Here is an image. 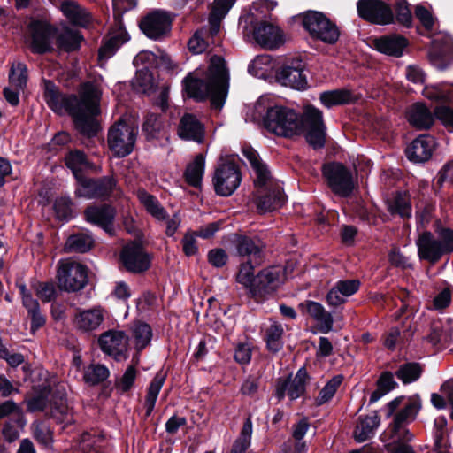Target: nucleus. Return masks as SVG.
Here are the masks:
<instances>
[{"mask_svg":"<svg viewBox=\"0 0 453 453\" xmlns=\"http://www.w3.org/2000/svg\"><path fill=\"white\" fill-rule=\"evenodd\" d=\"M44 98L49 107L55 112H68L73 119L75 127L87 135H96L98 131L96 116L100 114L102 91L94 82L82 84L79 98L74 95L59 93L50 81H44Z\"/></svg>","mask_w":453,"mask_h":453,"instance_id":"nucleus-1","label":"nucleus"},{"mask_svg":"<svg viewBox=\"0 0 453 453\" xmlns=\"http://www.w3.org/2000/svg\"><path fill=\"white\" fill-rule=\"evenodd\" d=\"M263 125L270 133L282 137L304 133L306 141L315 149L325 145L326 126L322 112L311 105L305 106L302 115L286 106H271L263 119Z\"/></svg>","mask_w":453,"mask_h":453,"instance_id":"nucleus-2","label":"nucleus"},{"mask_svg":"<svg viewBox=\"0 0 453 453\" xmlns=\"http://www.w3.org/2000/svg\"><path fill=\"white\" fill-rule=\"evenodd\" d=\"M228 80L225 60L221 57L213 56L204 77L202 78L200 70H196L183 80L184 91L188 97L196 101L210 97L211 106L220 110L227 96Z\"/></svg>","mask_w":453,"mask_h":453,"instance_id":"nucleus-3","label":"nucleus"},{"mask_svg":"<svg viewBox=\"0 0 453 453\" xmlns=\"http://www.w3.org/2000/svg\"><path fill=\"white\" fill-rule=\"evenodd\" d=\"M242 154L253 171L254 184L257 188L255 200L257 211L265 213L280 208L285 203V196L280 186L272 178L267 165L252 148H244Z\"/></svg>","mask_w":453,"mask_h":453,"instance_id":"nucleus-4","label":"nucleus"},{"mask_svg":"<svg viewBox=\"0 0 453 453\" xmlns=\"http://www.w3.org/2000/svg\"><path fill=\"white\" fill-rule=\"evenodd\" d=\"M138 127L124 119L112 125L108 131V147L114 156L124 157L134 150Z\"/></svg>","mask_w":453,"mask_h":453,"instance_id":"nucleus-5","label":"nucleus"},{"mask_svg":"<svg viewBox=\"0 0 453 453\" xmlns=\"http://www.w3.org/2000/svg\"><path fill=\"white\" fill-rule=\"evenodd\" d=\"M245 23H250V27H244V36L252 35L255 42L261 47L274 50L284 42L283 35L279 27L265 21L254 23L252 15L245 18Z\"/></svg>","mask_w":453,"mask_h":453,"instance_id":"nucleus-6","label":"nucleus"},{"mask_svg":"<svg viewBox=\"0 0 453 453\" xmlns=\"http://www.w3.org/2000/svg\"><path fill=\"white\" fill-rule=\"evenodd\" d=\"M58 286L67 292L82 289L88 283L87 267L73 260L61 261L58 268Z\"/></svg>","mask_w":453,"mask_h":453,"instance_id":"nucleus-7","label":"nucleus"},{"mask_svg":"<svg viewBox=\"0 0 453 453\" xmlns=\"http://www.w3.org/2000/svg\"><path fill=\"white\" fill-rule=\"evenodd\" d=\"M303 24L312 37L326 43L333 44L337 42L340 36L336 25L319 12H308L303 16Z\"/></svg>","mask_w":453,"mask_h":453,"instance_id":"nucleus-8","label":"nucleus"},{"mask_svg":"<svg viewBox=\"0 0 453 453\" xmlns=\"http://www.w3.org/2000/svg\"><path fill=\"white\" fill-rule=\"evenodd\" d=\"M323 174L332 191L342 197L349 196L355 183L351 172L340 163H330L323 166Z\"/></svg>","mask_w":453,"mask_h":453,"instance_id":"nucleus-9","label":"nucleus"},{"mask_svg":"<svg viewBox=\"0 0 453 453\" xmlns=\"http://www.w3.org/2000/svg\"><path fill=\"white\" fill-rule=\"evenodd\" d=\"M285 280V268L281 265L268 266L255 277L252 296L265 298L273 294Z\"/></svg>","mask_w":453,"mask_h":453,"instance_id":"nucleus-10","label":"nucleus"},{"mask_svg":"<svg viewBox=\"0 0 453 453\" xmlns=\"http://www.w3.org/2000/svg\"><path fill=\"white\" fill-rule=\"evenodd\" d=\"M242 176L239 168L234 163L226 162L220 164L215 170L213 185L218 195L228 196L239 187Z\"/></svg>","mask_w":453,"mask_h":453,"instance_id":"nucleus-11","label":"nucleus"},{"mask_svg":"<svg viewBox=\"0 0 453 453\" xmlns=\"http://www.w3.org/2000/svg\"><path fill=\"white\" fill-rule=\"evenodd\" d=\"M357 7L358 15L372 23L387 25L394 20L389 5L380 0H359Z\"/></svg>","mask_w":453,"mask_h":453,"instance_id":"nucleus-12","label":"nucleus"},{"mask_svg":"<svg viewBox=\"0 0 453 453\" xmlns=\"http://www.w3.org/2000/svg\"><path fill=\"white\" fill-rule=\"evenodd\" d=\"M121 261L126 269L132 273L146 271L150 265V258L142 246L136 242L127 244L121 252Z\"/></svg>","mask_w":453,"mask_h":453,"instance_id":"nucleus-13","label":"nucleus"},{"mask_svg":"<svg viewBox=\"0 0 453 453\" xmlns=\"http://www.w3.org/2000/svg\"><path fill=\"white\" fill-rule=\"evenodd\" d=\"M99 344L102 350L116 360L127 358L128 340L122 331H108L101 334Z\"/></svg>","mask_w":453,"mask_h":453,"instance_id":"nucleus-14","label":"nucleus"},{"mask_svg":"<svg viewBox=\"0 0 453 453\" xmlns=\"http://www.w3.org/2000/svg\"><path fill=\"white\" fill-rule=\"evenodd\" d=\"M28 29L29 46L32 51L42 54L51 50L54 30L50 26L40 21H33Z\"/></svg>","mask_w":453,"mask_h":453,"instance_id":"nucleus-15","label":"nucleus"},{"mask_svg":"<svg viewBox=\"0 0 453 453\" xmlns=\"http://www.w3.org/2000/svg\"><path fill=\"white\" fill-rule=\"evenodd\" d=\"M171 19L161 11H155L147 15L141 22L140 28L146 36L151 39H159L169 32Z\"/></svg>","mask_w":453,"mask_h":453,"instance_id":"nucleus-16","label":"nucleus"},{"mask_svg":"<svg viewBox=\"0 0 453 453\" xmlns=\"http://www.w3.org/2000/svg\"><path fill=\"white\" fill-rule=\"evenodd\" d=\"M276 77L281 85L294 89L301 90L307 87V77L301 61L292 62L282 66Z\"/></svg>","mask_w":453,"mask_h":453,"instance_id":"nucleus-17","label":"nucleus"},{"mask_svg":"<svg viewBox=\"0 0 453 453\" xmlns=\"http://www.w3.org/2000/svg\"><path fill=\"white\" fill-rule=\"evenodd\" d=\"M307 379L306 371L303 368L299 369L295 377L278 381L275 395L279 400H282L286 395L291 400L297 399L305 390Z\"/></svg>","mask_w":453,"mask_h":453,"instance_id":"nucleus-18","label":"nucleus"},{"mask_svg":"<svg viewBox=\"0 0 453 453\" xmlns=\"http://www.w3.org/2000/svg\"><path fill=\"white\" fill-rule=\"evenodd\" d=\"M434 148V138L429 134H421L407 147L406 156L414 163H423L432 157Z\"/></svg>","mask_w":453,"mask_h":453,"instance_id":"nucleus-19","label":"nucleus"},{"mask_svg":"<svg viewBox=\"0 0 453 453\" xmlns=\"http://www.w3.org/2000/svg\"><path fill=\"white\" fill-rule=\"evenodd\" d=\"M358 280H338L327 292L326 300L329 306L337 307L347 302V299L358 291Z\"/></svg>","mask_w":453,"mask_h":453,"instance_id":"nucleus-20","label":"nucleus"},{"mask_svg":"<svg viewBox=\"0 0 453 453\" xmlns=\"http://www.w3.org/2000/svg\"><path fill=\"white\" fill-rule=\"evenodd\" d=\"M178 135L182 140L201 143L204 139V126L191 113H185L178 126Z\"/></svg>","mask_w":453,"mask_h":453,"instance_id":"nucleus-21","label":"nucleus"},{"mask_svg":"<svg viewBox=\"0 0 453 453\" xmlns=\"http://www.w3.org/2000/svg\"><path fill=\"white\" fill-rule=\"evenodd\" d=\"M104 320V310L101 307H95L76 313L73 318V325L78 330L89 333L98 329Z\"/></svg>","mask_w":453,"mask_h":453,"instance_id":"nucleus-22","label":"nucleus"},{"mask_svg":"<svg viewBox=\"0 0 453 453\" xmlns=\"http://www.w3.org/2000/svg\"><path fill=\"white\" fill-rule=\"evenodd\" d=\"M418 256L431 263L437 262L444 254L440 242L430 232H425L417 240Z\"/></svg>","mask_w":453,"mask_h":453,"instance_id":"nucleus-23","label":"nucleus"},{"mask_svg":"<svg viewBox=\"0 0 453 453\" xmlns=\"http://www.w3.org/2000/svg\"><path fill=\"white\" fill-rule=\"evenodd\" d=\"M299 307L319 323L320 332L326 334L333 329V316L326 311L320 303L307 300L301 303Z\"/></svg>","mask_w":453,"mask_h":453,"instance_id":"nucleus-24","label":"nucleus"},{"mask_svg":"<svg viewBox=\"0 0 453 453\" xmlns=\"http://www.w3.org/2000/svg\"><path fill=\"white\" fill-rule=\"evenodd\" d=\"M234 242L240 256L250 257L256 264L262 261L264 244L258 238H250L246 235H236Z\"/></svg>","mask_w":453,"mask_h":453,"instance_id":"nucleus-25","label":"nucleus"},{"mask_svg":"<svg viewBox=\"0 0 453 453\" xmlns=\"http://www.w3.org/2000/svg\"><path fill=\"white\" fill-rule=\"evenodd\" d=\"M88 222L102 227L105 232L112 234L114 210L111 206L89 207L85 211Z\"/></svg>","mask_w":453,"mask_h":453,"instance_id":"nucleus-26","label":"nucleus"},{"mask_svg":"<svg viewBox=\"0 0 453 453\" xmlns=\"http://www.w3.org/2000/svg\"><path fill=\"white\" fill-rule=\"evenodd\" d=\"M407 119L413 127L424 130L430 128L434 124V115L422 103L412 104L407 111Z\"/></svg>","mask_w":453,"mask_h":453,"instance_id":"nucleus-27","label":"nucleus"},{"mask_svg":"<svg viewBox=\"0 0 453 453\" xmlns=\"http://www.w3.org/2000/svg\"><path fill=\"white\" fill-rule=\"evenodd\" d=\"M60 10L73 25L86 27L91 20L90 14L74 0H64L60 4Z\"/></svg>","mask_w":453,"mask_h":453,"instance_id":"nucleus-28","label":"nucleus"},{"mask_svg":"<svg viewBox=\"0 0 453 453\" xmlns=\"http://www.w3.org/2000/svg\"><path fill=\"white\" fill-rule=\"evenodd\" d=\"M375 48L378 51L394 57L403 55L404 48L407 46L406 39L402 35H392L382 36L375 40Z\"/></svg>","mask_w":453,"mask_h":453,"instance_id":"nucleus-29","label":"nucleus"},{"mask_svg":"<svg viewBox=\"0 0 453 453\" xmlns=\"http://www.w3.org/2000/svg\"><path fill=\"white\" fill-rule=\"evenodd\" d=\"M129 40L127 32L122 27L121 24L110 33L109 39L99 50V58L107 59L111 58L115 51Z\"/></svg>","mask_w":453,"mask_h":453,"instance_id":"nucleus-30","label":"nucleus"},{"mask_svg":"<svg viewBox=\"0 0 453 453\" xmlns=\"http://www.w3.org/2000/svg\"><path fill=\"white\" fill-rule=\"evenodd\" d=\"M137 197L146 211L158 221L166 219L167 212L161 205L157 198L144 189L137 191Z\"/></svg>","mask_w":453,"mask_h":453,"instance_id":"nucleus-31","label":"nucleus"},{"mask_svg":"<svg viewBox=\"0 0 453 453\" xmlns=\"http://www.w3.org/2000/svg\"><path fill=\"white\" fill-rule=\"evenodd\" d=\"M275 63L269 55L257 56L249 65L248 71L250 74L257 78H266L273 73Z\"/></svg>","mask_w":453,"mask_h":453,"instance_id":"nucleus-32","label":"nucleus"},{"mask_svg":"<svg viewBox=\"0 0 453 453\" xmlns=\"http://www.w3.org/2000/svg\"><path fill=\"white\" fill-rule=\"evenodd\" d=\"M380 425V418L375 414L361 418L354 431V437L357 441L363 442L374 434L375 429Z\"/></svg>","mask_w":453,"mask_h":453,"instance_id":"nucleus-33","label":"nucleus"},{"mask_svg":"<svg viewBox=\"0 0 453 453\" xmlns=\"http://www.w3.org/2000/svg\"><path fill=\"white\" fill-rule=\"evenodd\" d=\"M235 0H214L210 16V23L214 34L219 29V22L228 13Z\"/></svg>","mask_w":453,"mask_h":453,"instance_id":"nucleus-34","label":"nucleus"},{"mask_svg":"<svg viewBox=\"0 0 453 453\" xmlns=\"http://www.w3.org/2000/svg\"><path fill=\"white\" fill-rule=\"evenodd\" d=\"M132 334L136 350L141 351L150 343L152 329L146 323L137 322L132 327Z\"/></svg>","mask_w":453,"mask_h":453,"instance_id":"nucleus-35","label":"nucleus"},{"mask_svg":"<svg viewBox=\"0 0 453 453\" xmlns=\"http://www.w3.org/2000/svg\"><path fill=\"white\" fill-rule=\"evenodd\" d=\"M165 378L163 373H157L150 382L144 403L146 416H150L152 413L158 394L165 383Z\"/></svg>","mask_w":453,"mask_h":453,"instance_id":"nucleus-36","label":"nucleus"},{"mask_svg":"<svg viewBox=\"0 0 453 453\" xmlns=\"http://www.w3.org/2000/svg\"><path fill=\"white\" fill-rule=\"evenodd\" d=\"M422 94L426 98L435 102H449L453 99V91L446 83L427 85L424 88Z\"/></svg>","mask_w":453,"mask_h":453,"instance_id":"nucleus-37","label":"nucleus"},{"mask_svg":"<svg viewBox=\"0 0 453 453\" xmlns=\"http://www.w3.org/2000/svg\"><path fill=\"white\" fill-rule=\"evenodd\" d=\"M204 173V157L203 155H197L194 161L190 163L185 172V177L188 184L194 187H199Z\"/></svg>","mask_w":453,"mask_h":453,"instance_id":"nucleus-38","label":"nucleus"},{"mask_svg":"<svg viewBox=\"0 0 453 453\" xmlns=\"http://www.w3.org/2000/svg\"><path fill=\"white\" fill-rule=\"evenodd\" d=\"M24 307L31 319V332L35 334L36 330L45 325L46 319L40 310L39 303L35 298L26 297Z\"/></svg>","mask_w":453,"mask_h":453,"instance_id":"nucleus-39","label":"nucleus"},{"mask_svg":"<svg viewBox=\"0 0 453 453\" xmlns=\"http://www.w3.org/2000/svg\"><path fill=\"white\" fill-rule=\"evenodd\" d=\"M65 165L72 170L75 178L83 175L82 172L89 168L85 154L80 150L70 151L65 157Z\"/></svg>","mask_w":453,"mask_h":453,"instance_id":"nucleus-40","label":"nucleus"},{"mask_svg":"<svg viewBox=\"0 0 453 453\" xmlns=\"http://www.w3.org/2000/svg\"><path fill=\"white\" fill-rule=\"evenodd\" d=\"M284 333V329L281 324L273 322L270 325V326L266 330V345L270 351L277 352L279 351L282 346V335Z\"/></svg>","mask_w":453,"mask_h":453,"instance_id":"nucleus-41","label":"nucleus"},{"mask_svg":"<svg viewBox=\"0 0 453 453\" xmlns=\"http://www.w3.org/2000/svg\"><path fill=\"white\" fill-rule=\"evenodd\" d=\"M93 245V239L87 234H77L71 235L65 243V250L68 251H74L84 253L90 250Z\"/></svg>","mask_w":453,"mask_h":453,"instance_id":"nucleus-42","label":"nucleus"},{"mask_svg":"<svg viewBox=\"0 0 453 453\" xmlns=\"http://www.w3.org/2000/svg\"><path fill=\"white\" fill-rule=\"evenodd\" d=\"M319 98L321 103L329 108L334 105L350 102L351 94L348 90L336 89L321 93Z\"/></svg>","mask_w":453,"mask_h":453,"instance_id":"nucleus-43","label":"nucleus"},{"mask_svg":"<svg viewBox=\"0 0 453 453\" xmlns=\"http://www.w3.org/2000/svg\"><path fill=\"white\" fill-rule=\"evenodd\" d=\"M81 40V36L79 32L65 29L58 35L57 42L59 48L66 51H73L79 48Z\"/></svg>","mask_w":453,"mask_h":453,"instance_id":"nucleus-44","label":"nucleus"},{"mask_svg":"<svg viewBox=\"0 0 453 453\" xmlns=\"http://www.w3.org/2000/svg\"><path fill=\"white\" fill-rule=\"evenodd\" d=\"M389 430L390 441L387 445L409 443L413 439V434L409 431V429L404 425L397 424L393 421Z\"/></svg>","mask_w":453,"mask_h":453,"instance_id":"nucleus-45","label":"nucleus"},{"mask_svg":"<svg viewBox=\"0 0 453 453\" xmlns=\"http://www.w3.org/2000/svg\"><path fill=\"white\" fill-rule=\"evenodd\" d=\"M109 376V370L102 365H90L84 371V380L90 384L96 385L105 380Z\"/></svg>","mask_w":453,"mask_h":453,"instance_id":"nucleus-46","label":"nucleus"},{"mask_svg":"<svg viewBox=\"0 0 453 453\" xmlns=\"http://www.w3.org/2000/svg\"><path fill=\"white\" fill-rule=\"evenodd\" d=\"M34 438L41 444L49 446L52 442V432L46 421H35L31 425Z\"/></svg>","mask_w":453,"mask_h":453,"instance_id":"nucleus-47","label":"nucleus"},{"mask_svg":"<svg viewBox=\"0 0 453 453\" xmlns=\"http://www.w3.org/2000/svg\"><path fill=\"white\" fill-rule=\"evenodd\" d=\"M78 187L75 195L85 199L96 198V183L95 180L86 179L83 175L75 178Z\"/></svg>","mask_w":453,"mask_h":453,"instance_id":"nucleus-48","label":"nucleus"},{"mask_svg":"<svg viewBox=\"0 0 453 453\" xmlns=\"http://www.w3.org/2000/svg\"><path fill=\"white\" fill-rule=\"evenodd\" d=\"M388 209L392 213H397L402 218H409L411 209L408 196L406 194H397L389 203Z\"/></svg>","mask_w":453,"mask_h":453,"instance_id":"nucleus-49","label":"nucleus"},{"mask_svg":"<svg viewBox=\"0 0 453 453\" xmlns=\"http://www.w3.org/2000/svg\"><path fill=\"white\" fill-rule=\"evenodd\" d=\"M342 380L343 376L340 374L333 377L330 380H328L324 388L320 390L316 399L317 404L321 405L328 402L334 395Z\"/></svg>","mask_w":453,"mask_h":453,"instance_id":"nucleus-50","label":"nucleus"},{"mask_svg":"<svg viewBox=\"0 0 453 453\" xmlns=\"http://www.w3.org/2000/svg\"><path fill=\"white\" fill-rule=\"evenodd\" d=\"M421 374V368L418 364L408 363L400 366L396 372V376L404 384L417 380Z\"/></svg>","mask_w":453,"mask_h":453,"instance_id":"nucleus-51","label":"nucleus"},{"mask_svg":"<svg viewBox=\"0 0 453 453\" xmlns=\"http://www.w3.org/2000/svg\"><path fill=\"white\" fill-rule=\"evenodd\" d=\"M252 434V423L250 418H248L242 426V432L238 439L235 441L232 450L241 451L245 453L246 449L250 445V439Z\"/></svg>","mask_w":453,"mask_h":453,"instance_id":"nucleus-52","label":"nucleus"},{"mask_svg":"<svg viewBox=\"0 0 453 453\" xmlns=\"http://www.w3.org/2000/svg\"><path fill=\"white\" fill-rule=\"evenodd\" d=\"M9 415L15 417V422L18 426L22 427L25 425L22 410L12 400L5 401L0 404V419Z\"/></svg>","mask_w":453,"mask_h":453,"instance_id":"nucleus-53","label":"nucleus"},{"mask_svg":"<svg viewBox=\"0 0 453 453\" xmlns=\"http://www.w3.org/2000/svg\"><path fill=\"white\" fill-rule=\"evenodd\" d=\"M255 277L253 265L247 262L241 265L236 280L252 295V288L255 285Z\"/></svg>","mask_w":453,"mask_h":453,"instance_id":"nucleus-54","label":"nucleus"},{"mask_svg":"<svg viewBox=\"0 0 453 453\" xmlns=\"http://www.w3.org/2000/svg\"><path fill=\"white\" fill-rule=\"evenodd\" d=\"M420 410V405L418 402H411L405 405V407L401 410L394 417V422L397 424H402L406 426V424L411 420H413Z\"/></svg>","mask_w":453,"mask_h":453,"instance_id":"nucleus-55","label":"nucleus"},{"mask_svg":"<svg viewBox=\"0 0 453 453\" xmlns=\"http://www.w3.org/2000/svg\"><path fill=\"white\" fill-rule=\"evenodd\" d=\"M10 82L18 89H23L27 84V67L22 63L13 65L10 73Z\"/></svg>","mask_w":453,"mask_h":453,"instance_id":"nucleus-56","label":"nucleus"},{"mask_svg":"<svg viewBox=\"0 0 453 453\" xmlns=\"http://www.w3.org/2000/svg\"><path fill=\"white\" fill-rule=\"evenodd\" d=\"M96 198L107 197L114 193L118 194L117 182L112 177H104L96 180Z\"/></svg>","mask_w":453,"mask_h":453,"instance_id":"nucleus-57","label":"nucleus"},{"mask_svg":"<svg viewBox=\"0 0 453 453\" xmlns=\"http://www.w3.org/2000/svg\"><path fill=\"white\" fill-rule=\"evenodd\" d=\"M54 210L60 220L67 221L73 218V203L70 198H58L54 203Z\"/></svg>","mask_w":453,"mask_h":453,"instance_id":"nucleus-58","label":"nucleus"},{"mask_svg":"<svg viewBox=\"0 0 453 453\" xmlns=\"http://www.w3.org/2000/svg\"><path fill=\"white\" fill-rule=\"evenodd\" d=\"M434 115L446 127L453 129V108L440 105L434 109Z\"/></svg>","mask_w":453,"mask_h":453,"instance_id":"nucleus-59","label":"nucleus"},{"mask_svg":"<svg viewBox=\"0 0 453 453\" xmlns=\"http://www.w3.org/2000/svg\"><path fill=\"white\" fill-rule=\"evenodd\" d=\"M438 241L445 253L453 252V230L450 228H441L438 231Z\"/></svg>","mask_w":453,"mask_h":453,"instance_id":"nucleus-60","label":"nucleus"},{"mask_svg":"<svg viewBox=\"0 0 453 453\" xmlns=\"http://www.w3.org/2000/svg\"><path fill=\"white\" fill-rule=\"evenodd\" d=\"M196 233L187 232L181 241L183 246V251L186 256H195L198 252V247L196 245Z\"/></svg>","mask_w":453,"mask_h":453,"instance_id":"nucleus-61","label":"nucleus"},{"mask_svg":"<svg viewBox=\"0 0 453 453\" xmlns=\"http://www.w3.org/2000/svg\"><path fill=\"white\" fill-rule=\"evenodd\" d=\"M396 19L406 27L411 24V13L405 0H399L396 4Z\"/></svg>","mask_w":453,"mask_h":453,"instance_id":"nucleus-62","label":"nucleus"},{"mask_svg":"<svg viewBox=\"0 0 453 453\" xmlns=\"http://www.w3.org/2000/svg\"><path fill=\"white\" fill-rule=\"evenodd\" d=\"M161 128V122L156 114H149L143 123V131L151 138L155 137L156 134Z\"/></svg>","mask_w":453,"mask_h":453,"instance_id":"nucleus-63","label":"nucleus"},{"mask_svg":"<svg viewBox=\"0 0 453 453\" xmlns=\"http://www.w3.org/2000/svg\"><path fill=\"white\" fill-rule=\"evenodd\" d=\"M36 295L43 301L50 302L51 301L56 294L55 287L52 283L43 282L38 283L35 287Z\"/></svg>","mask_w":453,"mask_h":453,"instance_id":"nucleus-64","label":"nucleus"}]
</instances>
